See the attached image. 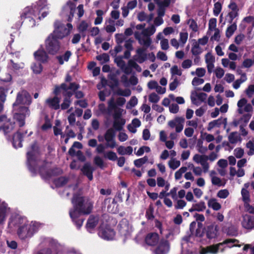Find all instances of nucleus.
Wrapping results in <instances>:
<instances>
[{"instance_id": "1", "label": "nucleus", "mask_w": 254, "mask_h": 254, "mask_svg": "<svg viewBox=\"0 0 254 254\" xmlns=\"http://www.w3.org/2000/svg\"><path fill=\"white\" fill-rule=\"evenodd\" d=\"M71 202L74 206L72 211H76L80 214H89L92 211L93 203L87 197L74 194Z\"/></svg>"}, {"instance_id": "2", "label": "nucleus", "mask_w": 254, "mask_h": 254, "mask_svg": "<svg viewBox=\"0 0 254 254\" xmlns=\"http://www.w3.org/2000/svg\"><path fill=\"white\" fill-rule=\"evenodd\" d=\"M237 112L243 116L241 117L240 121L242 123L246 125L251 119L253 108L250 103H248L246 99L243 98L239 100L237 102Z\"/></svg>"}, {"instance_id": "3", "label": "nucleus", "mask_w": 254, "mask_h": 254, "mask_svg": "<svg viewBox=\"0 0 254 254\" xmlns=\"http://www.w3.org/2000/svg\"><path fill=\"white\" fill-rule=\"evenodd\" d=\"M42 8L39 6V3L37 5H35L33 7L30 8L27 7L21 15V18L23 19V22H25L29 27H33L36 25L35 20L34 17L39 15L42 12Z\"/></svg>"}, {"instance_id": "4", "label": "nucleus", "mask_w": 254, "mask_h": 254, "mask_svg": "<svg viewBox=\"0 0 254 254\" xmlns=\"http://www.w3.org/2000/svg\"><path fill=\"white\" fill-rule=\"evenodd\" d=\"M54 30L50 35L58 39H63L64 38L69 35L72 29V25L70 23H67L66 25L59 21H56L54 24Z\"/></svg>"}, {"instance_id": "5", "label": "nucleus", "mask_w": 254, "mask_h": 254, "mask_svg": "<svg viewBox=\"0 0 254 254\" xmlns=\"http://www.w3.org/2000/svg\"><path fill=\"white\" fill-rule=\"evenodd\" d=\"M39 151L37 144H32L27 153V165L31 172L36 170V165L39 160Z\"/></svg>"}, {"instance_id": "6", "label": "nucleus", "mask_w": 254, "mask_h": 254, "mask_svg": "<svg viewBox=\"0 0 254 254\" xmlns=\"http://www.w3.org/2000/svg\"><path fill=\"white\" fill-rule=\"evenodd\" d=\"M37 222H31L30 224H24L20 226L17 231L18 236L21 239L24 240L32 236L38 228Z\"/></svg>"}, {"instance_id": "7", "label": "nucleus", "mask_w": 254, "mask_h": 254, "mask_svg": "<svg viewBox=\"0 0 254 254\" xmlns=\"http://www.w3.org/2000/svg\"><path fill=\"white\" fill-rule=\"evenodd\" d=\"M61 48L60 42L58 40L49 35L45 40V49L46 51L51 55L56 54Z\"/></svg>"}, {"instance_id": "8", "label": "nucleus", "mask_w": 254, "mask_h": 254, "mask_svg": "<svg viewBox=\"0 0 254 254\" xmlns=\"http://www.w3.org/2000/svg\"><path fill=\"white\" fill-rule=\"evenodd\" d=\"M228 240H224L222 243H219L215 245H212L202 248L200 252V254H217L219 252L223 253L225 249L224 244L228 243Z\"/></svg>"}, {"instance_id": "9", "label": "nucleus", "mask_w": 254, "mask_h": 254, "mask_svg": "<svg viewBox=\"0 0 254 254\" xmlns=\"http://www.w3.org/2000/svg\"><path fill=\"white\" fill-rule=\"evenodd\" d=\"M15 122L4 115L0 116V129L5 134L11 132L15 128Z\"/></svg>"}, {"instance_id": "10", "label": "nucleus", "mask_w": 254, "mask_h": 254, "mask_svg": "<svg viewBox=\"0 0 254 254\" xmlns=\"http://www.w3.org/2000/svg\"><path fill=\"white\" fill-rule=\"evenodd\" d=\"M31 103V97L29 93L26 90H23L19 91L16 96L15 102L13 106H16L19 104L29 105Z\"/></svg>"}, {"instance_id": "11", "label": "nucleus", "mask_w": 254, "mask_h": 254, "mask_svg": "<svg viewBox=\"0 0 254 254\" xmlns=\"http://www.w3.org/2000/svg\"><path fill=\"white\" fill-rule=\"evenodd\" d=\"M30 114V111L27 107H21L18 113L14 115V119L18 122L19 127L25 125V119Z\"/></svg>"}, {"instance_id": "12", "label": "nucleus", "mask_w": 254, "mask_h": 254, "mask_svg": "<svg viewBox=\"0 0 254 254\" xmlns=\"http://www.w3.org/2000/svg\"><path fill=\"white\" fill-rule=\"evenodd\" d=\"M118 227L120 234L126 238L129 236L132 231L131 226L126 219H123L120 222Z\"/></svg>"}, {"instance_id": "13", "label": "nucleus", "mask_w": 254, "mask_h": 254, "mask_svg": "<svg viewBox=\"0 0 254 254\" xmlns=\"http://www.w3.org/2000/svg\"><path fill=\"white\" fill-rule=\"evenodd\" d=\"M229 11L227 16V20L229 23H233L234 19L238 16L239 7L236 2L231 0L228 6Z\"/></svg>"}, {"instance_id": "14", "label": "nucleus", "mask_w": 254, "mask_h": 254, "mask_svg": "<svg viewBox=\"0 0 254 254\" xmlns=\"http://www.w3.org/2000/svg\"><path fill=\"white\" fill-rule=\"evenodd\" d=\"M75 4L71 1H68L63 6L62 14L63 16L68 17V21L72 20L75 10Z\"/></svg>"}, {"instance_id": "15", "label": "nucleus", "mask_w": 254, "mask_h": 254, "mask_svg": "<svg viewBox=\"0 0 254 254\" xmlns=\"http://www.w3.org/2000/svg\"><path fill=\"white\" fill-rule=\"evenodd\" d=\"M185 121L184 117H178L169 121L168 125L171 128H175L176 132L179 133L183 129Z\"/></svg>"}, {"instance_id": "16", "label": "nucleus", "mask_w": 254, "mask_h": 254, "mask_svg": "<svg viewBox=\"0 0 254 254\" xmlns=\"http://www.w3.org/2000/svg\"><path fill=\"white\" fill-rule=\"evenodd\" d=\"M104 139L106 141L107 148H114L117 146L115 134L112 129L110 128L106 131L104 134Z\"/></svg>"}, {"instance_id": "17", "label": "nucleus", "mask_w": 254, "mask_h": 254, "mask_svg": "<svg viewBox=\"0 0 254 254\" xmlns=\"http://www.w3.org/2000/svg\"><path fill=\"white\" fill-rule=\"evenodd\" d=\"M193 160L197 164H200L203 168L204 173H207L209 168V163L207 162L208 156L195 154L193 157Z\"/></svg>"}, {"instance_id": "18", "label": "nucleus", "mask_w": 254, "mask_h": 254, "mask_svg": "<svg viewBox=\"0 0 254 254\" xmlns=\"http://www.w3.org/2000/svg\"><path fill=\"white\" fill-rule=\"evenodd\" d=\"M135 38L138 40V43L143 45L146 49L148 48L151 44V39L148 36L143 35L142 33L138 31L134 32Z\"/></svg>"}, {"instance_id": "19", "label": "nucleus", "mask_w": 254, "mask_h": 254, "mask_svg": "<svg viewBox=\"0 0 254 254\" xmlns=\"http://www.w3.org/2000/svg\"><path fill=\"white\" fill-rule=\"evenodd\" d=\"M103 205L107 207V211L112 213H116L118 212V204L115 199L108 198L104 200Z\"/></svg>"}, {"instance_id": "20", "label": "nucleus", "mask_w": 254, "mask_h": 254, "mask_svg": "<svg viewBox=\"0 0 254 254\" xmlns=\"http://www.w3.org/2000/svg\"><path fill=\"white\" fill-rule=\"evenodd\" d=\"M99 235L105 240H110L113 239L115 233L113 229L110 228H101L99 230Z\"/></svg>"}, {"instance_id": "21", "label": "nucleus", "mask_w": 254, "mask_h": 254, "mask_svg": "<svg viewBox=\"0 0 254 254\" xmlns=\"http://www.w3.org/2000/svg\"><path fill=\"white\" fill-rule=\"evenodd\" d=\"M218 232V226L215 224H211L205 228L206 237L209 239L215 238L217 237Z\"/></svg>"}, {"instance_id": "22", "label": "nucleus", "mask_w": 254, "mask_h": 254, "mask_svg": "<svg viewBox=\"0 0 254 254\" xmlns=\"http://www.w3.org/2000/svg\"><path fill=\"white\" fill-rule=\"evenodd\" d=\"M60 99L57 96L49 98L45 100V105L52 109L57 110L60 108Z\"/></svg>"}, {"instance_id": "23", "label": "nucleus", "mask_w": 254, "mask_h": 254, "mask_svg": "<svg viewBox=\"0 0 254 254\" xmlns=\"http://www.w3.org/2000/svg\"><path fill=\"white\" fill-rule=\"evenodd\" d=\"M242 226L247 229L254 228V216L250 215H245L242 221Z\"/></svg>"}, {"instance_id": "24", "label": "nucleus", "mask_w": 254, "mask_h": 254, "mask_svg": "<svg viewBox=\"0 0 254 254\" xmlns=\"http://www.w3.org/2000/svg\"><path fill=\"white\" fill-rule=\"evenodd\" d=\"M170 249L169 244L168 241H161L158 247L155 250V254H167Z\"/></svg>"}, {"instance_id": "25", "label": "nucleus", "mask_w": 254, "mask_h": 254, "mask_svg": "<svg viewBox=\"0 0 254 254\" xmlns=\"http://www.w3.org/2000/svg\"><path fill=\"white\" fill-rule=\"evenodd\" d=\"M146 48H140L136 50V55L133 57L134 60L140 64L143 63L147 59V55L145 53Z\"/></svg>"}, {"instance_id": "26", "label": "nucleus", "mask_w": 254, "mask_h": 254, "mask_svg": "<svg viewBox=\"0 0 254 254\" xmlns=\"http://www.w3.org/2000/svg\"><path fill=\"white\" fill-rule=\"evenodd\" d=\"M81 170L90 181L93 180V172L95 169L89 163H85Z\"/></svg>"}, {"instance_id": "27", "label": "nucleus", "mask_w": 254, "mask_h": 254, "mask_svg": "<svg viewBox=\"0 0 254 254\" xmlns=\"http://www.w3.org/2000/svg\"><path fill=\"white\" fill-rule=\"evenodd\" d=\"M80 215V214H79V213H77L76 211L70 210L69 211L70 217L74 222L78 229H79L81 227L84 221L83 219L78 218Z\"/></svg>"}, {"instance_id": "28", "label": "nucleus", "mask_w": 254, "mask_h": 254, "mask_svg": "<svg viewBox=\"0 0 254 254\" xmlns=\"http://www.w3.org/2000/svg\"><path fill=\"white\" fill-rule=\"evenodd\" d=\"M159 241V236L156 233L148 234L145 238V242L149 246H155Z\"/></svg>"}, {"instance_id": "29", "label": "nucleus", "mask_w": 254, "mask_h": 254, "mask_svg": "<svg viewBox=\"0 0 254 254\" xmlns=\"http://www.w3.org/2000/svg\"><path fill=\"white\" fill-rule=\"evenodd\" d=\"M222 230L223 232L230 236H236L238 234L237 228L231 224L223 226Z\"/></svg>"}, {"instance_id": "30", "label": "nucleus", "mask_w": 254, "mask_h": 254, "mask_svg": "<svg viewBox=\"0 0 254 254\" xmlns=\"http://www.w3.org/2000/svg\"><path fill=\"white\" fill-rule=\"evenodd\" d=\"M205 60L207 64L208 72L211 73L214 67L215 58L210 53H208L205 55Z\"/></svg>"}, {"instance_id": "31", "label": "nucleus", "mask_w": 254, "mask_h": 254, "mask_svg": "<svg viewBox=\"0 0 254 254\" xmlns=\"http://www.w3.org/2000/svg\"><path fill=\"white\" fill-rule=\"evenodd\" d=\"M35 59L42 63L48 61V56L44 50H39L34 54Z\"/></svg>"}, {"instance_id": "32", "label": "nucleus", "mask_w": 254, "mask_h": 254, "mask_svg": "<svg viewBox=\"0 0 254 254\" xmlns=\"http://www.w3.org/2000/svg\"><path fill=\"white\" fill-rule=\"evenodd\" d=\"M22 134L19 131L14 134L12 138V144L15 148L22 147Z\"/></svg>"}, {"instance_id": "33", "label": "nucleus", "mask_w": 254, "mask_h": 254, "mask_svg": "<svg viewBox=\"0 0 254 254\" xmlns=\"http://www.w3.org/2000/svg\"><path fill=\"white\" fill-rule=\"evenodd\" d=\"M99 221L98 216L90 215L86 223V227L88 229L94 228Z\"/></svg>"}, {"instance_id": "34", "label": "nucleus", "mask_w": 254, "mask_h": 254, "mask_svg": "<svg viewBox=\"0 0 254 254\" xmlns=\"http://www.w3.org/2000/svg\"><path fill=\"white\" fill-rule=\"evenodd\" d=\"M8 210L6 203L2 202L0 204V224L5 221Z\"/></svg>"}, {"instance_id": "35", "label": "nucleus", "mask_w": 254, "mask_h": 254, "mask_svg": "<svg viewBox=\"0 0 254 254\" xmlns=\"http://www.w3.org/2000/svg\"><path fill=\"white\" fill-rule=\"evenodd\" d=\"M71 55L72 54L70 51H66L64 55L58 56L56 57V59L57 60L59 64L62 65L64 64V62H67L68 61Z\"/></svg>"}, {"instance_id": "36", "label": "nucleus", "mask_w": 254, "mask_h": 254, "mask_svg": "<svg viewBox=\"0 0 254 254\" xmlns=\"http://www.w3.org/2000/svg\"><path fill=\"white\" fill-rule=\"evenodd\" d=\"M226 119H222L221 118L213 120L210 122L208 124V130H210L215 127H220L222 124H225Z\"/></svg>"}, {"instance_id": "37", "label": "nucleus", "mask_w": 254, "mask_h": 254, "mask_svg": "<svg viewBox=\"0 0 254 254\" xmlns=\"http://www.w3.org/2000/svg\"><path fill=\"white\" fill-rule=\"evenodd\" d=\"M132 148L131 146L125 147L124 146H120L117 148V152L119 154L121 155H131L132 153Z\"/></svg>"}, {"instance_id": "38", "label": "nucleus", "mask_w": 254, "mask_h": 254, "mask_svg": "<svg viewBox=\"0 0 254 254\" xmlns=\"http://www.w3.org/2000/svg\"><path fill=\"white\" fill-rule=\"evenodd\" d=\"M105 25V29L107 33H112L116 31L115 21L114 20L109 19L106 22Z\"/></svg>"}, {"instance_id": "39", "label": "nucleus", "mask_w": 254, "mask_h": 254, "mask_svg": "<svg viewBox=\"0 0 254 254\" xmlns=\"http://www.w3.org/2000/svg\"><path fill=\"white\" fill-rule=\"evenodd\" d=\"M225 240H228V243L224 244V247L231 248L234 247H241L244 245V243L239 244V241L236 239H227Z\"/></svg>"}, {"instance_id": "40", "label": "nucleus", "mask_w": 254, "mask_h": 254, "mask_svg": "<svg viewBox=\"0 0 254 254\" xmlns=\"http://www.w3.org/2000/svg\"><path fill=\"white\" fill-rule=\"evenodd\" d=\"M125 123L126 120L123 118L114 120L113 127L116 130L120 131L123 128Z\"/></svg>"}, {"instance_id": "41", "label": "nucleus", "mask_w": 254, "mask_h": 254, "mask_svg": "<svg viewBox=\"0 0 254 254\" xmlns=\"http://www.w3.org/2000/svg\"><path fill=\"white\" fill-rule=\"evenodd\" d=\"M90 26V23L83 20L79 24L77 27L78 30L79 32L81 33L82 36H85V32L87 30L89 27Z\"/></svg>"}, {"instance_id": "42", "label": "nucleus", "mask_w": 254, "mask_h": 254, "mask_svg": "<svg viewBox=\"0 0 254 254\" xmlns=\"http://www.w3.org/2000/svg\"><path fill=\"white\" fill-rule=\"evenodd\" d=\"M228 140L232 144H236L238 141H241V138L240 134L236 132H232L230 133L228 136Z\"/></svg>"}, {"instance_id": "43", "label": "nucleus", "mask_w": 254, "mask_h": 254, "mask_svg": "<svg viewBox=\"0 0 254 254\" xmlns=\"http://www.w3.org/2000/svg\"><path fill=\"white\" fill-rule=\"evenodd\" d=\"M196 97L198 99L200 100V102L196 101L195 98H191V101L193 104L196 105V106H198L200 104L201 102H204L207 97V94L205 93H199L196 94Z\"/></svg>"}, {"instance_id": "44", "label": "nucleus", "mask_w": 254, "mask_h": 254, "mask_svg": "<svg viewBox=\"0 0 254 254\" xmlns=\"http://www.w3.org/2000/svg\"><path fill=\"white\" fill-rule=\"evenodd\" d=\"M231 24V25L227 27L226 31V36L228 38H229L232 36V35L234 34V33L236 30L237 28L236 22H234L233 23H232Z\"/></svg>"}, {"instance_id": "45", "label": "nucleus", "mask_w": 254, "mask_h": 254, "mask_svg": "<svg viewBox=\"0 0 254 254\" xmlns=\"http://www.w3.org/2000/svg\"><path fill=\"white\" fill-rule=\"evenodd\" d=\"M208 205L209 207L212 208L213 210L217 211L221 209V204L217 202V200L215 198H212L209 200L208 202Z\"/></svg>"}, {"instance_id": "46", "label": "nucleus", "mask_w": 254, "mask_h": 254, "mask_svg": "<svg viewBox=\"0 0 254 254\" xmlns=\"http://www.w3.org/2000/svg\"><path fill=\"white\" fill-rule=\"evenodd\" d=\"M191 52L194 56H198L202 52V49L199 46V43H197V42H195L193 43Z\"/></svg>"}, {"instance_id": "47", "label": "nucleus", "mask_w": 254, "mask_h": 254, "mask_svg": "<svg viewBox=\"0 0 254 254\" xmlns=\"http://www.w3.org/2000/svg\"><path fill=\"white\" fill-rule=\"evenodd\" d=\"M108 110L109 111V116H110L112 113L113 111L115 110L118 109L117 107L116 104L115 103V100L114 98H111L108 101Z\"/></svg>"}, {"instance_id": "48", "label": "nucleus", "mask_w": 254, "mask_h": 254, "mask_svg": "<svg viewBox=\"0 0 254 254\" xmlns=\"http://www.w3.org/2000/svg\"><path fill=\"white\" fill-rule=\"evenodd\" d=\"M156 31V28L155 26L152 25L151 26L144 29L141 33H142L143 35L150 36L153 35Z\"/></svg>"}, {"instance_id": "49", "label": "nucleus", "mask_w": 254, "mask_h": 254, "mask_svg": "<svg viewBox=\"0 0 254 254\" xmlns=\"http://www.w3.org/2000/svg\"><path fill=\"white\" fill-rule=\"evenodd\" d=\"M168 165L171 169L175 170L181 165V162L179 160H176L175 158H172L168 162Z\"/></svg>"}, {"instance_id": "50", "label": "nucleus", "mask_w": 254, "mask_h": 254, "mask_svg": "<svg viewBox=\"0 0 254 254\" xmlns=\"http://www.w3.org/2000/svg\"><path fill=\"white\" fill-rule=\"evenodd\" d=\"M129 197V194L127 190L125 192V191H119V192L118 193L116 197L119 199L120 201H123V199L125 198H126L127 200H128V198Z\"/></svg>"}, {"instance_id": "51", "label": "nucleus", "mask_w": 254, "mask_h": 254, "mask_svg": "<svg viewBox=\"0 0 254 254\" xmlns=\"http://www.w3.org/2000/svg\"><path fill=\"white\" fill-rule=\"evenodd\" d=\"M241 195L242 196V200L244 203H247V202H250V194L249 191L248 190L245 189H242Z\"/></svg>"}, {"instance_id": "52", "label": "nucleus", "mask_w": 254, "mask_h": 254, "mask_svg": "<svg viewBox=\"0 0 254 254\" xmlns=\"http://www.w3.org/2000/svg\"><path fill=\"white\" fill-rule=\"evenodd\" d=\"M104 157L111 161H115L118 159L116 153L112 151H109L104 153Z\"/></svg>"}, {"instance_id": "53", "label": "nucleus", "mask_w": 254, "mask_h": 254, "mask_svg": "<svg viewBox=\"0 0 254 254\" xmlns=\"http://www.w3.org/2000/svg\"><path fill=\"white\" fill-rule=\"evenodd\" d=\"M148 160V157L145 156L142 158L135 160L134 161V164L136 167L139 168L142 165L144 164Z\"/></svg>"}, {"instance_id": "54", "label": "nucleus", "mask_w": 254, "mask_h": 254, "mask_svg": "<svg viewBox=\"0 0 254 254\" xmlns=\"http://www.w3.org/2000/svg\"><path fill=\"white\" fill-rule=\"evenodd\" d=\"M211 183L213 185L217 186L218 187H224L225 185V182L223 183L222 180L217 177H213L212 179H211Z\"/></svg>"}, {"instance_id": "55", "label": "nucleus", "mask_w": 254, "mask_h": 254, "mask_svg": "<svg viewBox=\"0 0 254 254\" xmlns=\"http://www.w3.org/2000/svg\"><path fill=\"white\" fill-rule=\"evenodd\" d=\"M31 68L34 73L39 74L42 71L43 67L40 63H33L31 65Z\"/></svg>"}, {"instance_id": "56", "label": "nucleus", "mask_w": 254, "mask_h": 254, "mask_svg": "<svg viewBox=\"0 0 254 254\" xmlns=\"http://www.w3.org/2000/svg\"><path fill=\"white\" fill-rule=\"evenodd\" d=\"M189 167H190V169L196 176H201L202 172H203V168L202 169L199 166L195 167L193 164H191L189 166Z\"/></svg>"}, {"instance_id": "57", "label": "nucleus", "mask_w": 254, "mask_h": 254, "mask_svg": "<svg viewBox=\"0 0 254 254\" xmlns=\"http://www.w3.org/2000/svg\"><path fill=\"white\" fill-rule=\"evenodd\" d=\"M96 59L101 62L102 64L106 63L109 61L110 58L109 56L106 53L103 54L102 55H98L96 57Z\"/></svg>"}, {"instance_id": "58", "label": "nucleus", "mask_w": 254, "mask_h": 254, "mask_svg": "<svg viewBox=\"0 0 254 254\" xmlns=\"http://www.w3.org/2000/svg\"><path fill=\"white\" fill-rule=\"evenodd\" d=\"M217 20L216 18H211L209 21L208 23V33L215 29H217L216 27Z\"/></svg>"}, {"instance_id": "59", "label": "nucleus", "mask_w": 254, "mask_h": 254, "mask_svg": "<svg viewBox=\"0 0 254 254\" xmlns=\"http://www.w3.org/2000/svg\"><path fill=\"white\" fill-rule=\"evenodd\" d=\"M187 171V167H182L179 170L176 172L175 174V178L176 180H180L182 177L183 174L185 173Z\"/></svg>"}, {"instance_id": "60", "label": "nucleus", "mask_w": 254, "mask_h": 254, "mask_svg": "<svg viewBox=\"0 0 254 254\" xmlns=\"http://www.w3.org/2000/svg\"><path fill=\"white\" fill-rule=\"evenodd\" d=\"M117 94L120 96L128 97L131 95V91L129 89H118L117 90Z\"/></svg>"}, {"instance_id": "61", "label": "nucleus", "mask_w": 254, "mask_h": 254, "mask_svg": "<svg viewBox=\"0 0 254 254\" xmlns=\"http://www.w3.org/2000/svg\"><path fill=\"white\" fill-rule=\"evenodd\" d=\"M246 147L250 149L248 152L249 155H254V140L249 141L246 144Z\"/></svg>"}, {"instance_id": "62", "label": "nucleus", "mask_w": 254, "mask_h": 254, "mask_svg": "<svg viewBox=\"0 0 254 254\" xmlns=\"http://www.w3.org/2000/svg\"><path fill=\"white\" fill-rule=\"evenodd\" d=\"M68 179L66 177H62L55 180V184L57 187H62L67 183Z\"/></svg>"}, {"instance_id": "63", "label": "nucleus", "mask_w": 254, "mask_h": 254, "mask_svg": "<svg viewBox=\"0 0 254 254\" xmlns=\"http://www.w3.org/2000/svg\"><path fill=\"white\" fill-rule=\"evenodd\" d=\"M154 208L152 206L149 205V207L146 211L145 216L147 219L152 220L154 216L153 215Z\"/></svg>"}, {"instance_id": "64", "label": "nucleus", "mask_w": 254, "mask_h": 254, "mask_svg": "<svg viewBox=\"0 0 254 254\" xmlns=\"http://www.w3.org/2000/svg\"><path fill=\"white\" fill-rule=\"evenodd\" d=\"M188 38V34L187 32H181L180 33L179 41L182 46H184L187 42Z\"/></svg>"}]
</instances>
